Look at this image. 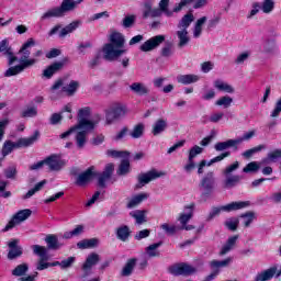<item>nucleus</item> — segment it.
<instances>
[{"instance_id": "1", "label": "nucleus", "mask_w": 281, "mask_h": 281, "mask_svg": "<svg viewBox=\"0 0 281 281\" xmlns=\"http://www.w3.org/2000/svg\"><path fill=\"white\" fill-rule=\"evenodd\" d=\"M34 45H36V42L32 37L29 38L22 45V47L18 53L20 55L19 63L21 64L16 66H11L10 68H8L4 72L5 78H11V76H19V74H23L25 69H29V67H34V65L38 63V59L30 58V55L32 54L30 52V47H34Z\"/></svg>"}, {"instance_id": "2", "label": "nucleus", "mask_w": 281, "mask_h": 281, "mask_svg": "<svg viewBox=\"0 0 281 281\" xmlns=\"http://www.w3.org/2000/svg\"><path fill=\"white\" fill-rule=\"evenodd\" d=\"M89 115H91L90 108L80 109L78 112V124L76 125L78 133L75 135V142L79 150H82L87 146L89 133L95 128V122L89 121Z\"/></svg>"}, {"instance_id": "3", "label": "nucleus", "mask_w": 281, "mask_h": 281, "mask_svg": "<svg viewBox=\"0 0 281 281\" xmlns=\"http://www.w3.org/2000/svg\"><path fill=\"white\" fill-rule=\"evenodd\" d=\"M124 35L119 32H114L110 35V43L105 44L102 48L103 58L109 63H113V60H117L122 54H126V49H122L124 47Z\"/></svg>"}, {"instance_id": "4", "label": "nucleus", "mask_w": 281, "mask_h": 281, "mask_svg": "<svg viewBox=\"0 0 281 281\" xmlns=\"http://www.w3.org/2000/svg\"><path fill=\"white\" fill-rule=\"evenodd\" d=\"M192 23H194V14L192 13L184 14L178 22L177 31L175 33L178 49H183V47H188V45H190L191 38L188 29Z\"/></svg>"}, {"instance_id": "5", "label": "nucleus", "mask_w": 281, "mask_h": 281, "mask_svg": "<svg viewBox=\"0 0 281 281\" xmlns=\"http://www.w3.org/2000/svg\"><path fill=\"white\" fill-rule=\"evenodd\" d=\"M168 5H170V0H160L158 8H153V0H145L143 3V19H159L162 14L171 18L172 10L168 9Z\"/></svg>"}, {"instance_id": "6", "label": "nucleus", "mask_w": 281, "mask_h": 281, "mask_svg": "<svg viewBox=\"0 0 281 281\" xmlns=\"http://www.w3.org/2000/svg\"><path fill=\"white\" fill-rule=\"evenodd\" d=\"M238 168H240V162L235 161L226 166L222 170V177H223L222 187L224 188V190H234V188H236L237 186H240V182L243 181V176L234 175V172H236Z\"/></svg>"}, {"instance_id": "7", "label": "nucleus", "mask_w": 281, "mask_h": 281, "mask_svg": "<svg viewBox=\"0 0 281 281\" xmlns=\"http://www.w3.org/2000/svg\"><path fill=\"white\" fill-rule=\"evenodd\" d=\"M78 5H80V2H78V0H63L59 7H55L46 11L42 15V21H45L47 19H60L65 16L67 12H74V10L78 8Z\"/></svg>"}, {"instance_id": "8", "label": "nucleus", "mask_w": 281, "mask_h": 281, "mask_svg": "<svg viewBox=\"0 0 281 281\" xmlns=\"http://www.w3.org/2000/svg\"><path fill=\"white\" fill-rule=\"evenodd\" d=\"M38 137H41V133L36 131L32 136L20 138L16 143L12 140H5L2 146V156L8 157V155L14 150V148H27L32 146L35 142H38Z\"/></svg>"}, {"instance_id": "9", "label": "nucleus", "mask_w": 281, "mask_h": 281, "mask_svg": "<svg viewBox=\"0 0 281 281\" xmlns=\"http://www.w3.org/2000/svg\"><path fill=\"white\" fill-rule=\"evenodd\" d=\"M199 188L202 192V201H207L214 194V190H216V173L214 171H207L201 179Z\"/></svg>"}, {"instance_id": "10", "label": "nucleus", "mask_w": 281, "mask_h": 281, "mask_svg": "<svg viewBox=\"0 0 281 281\" xmlns=\"http://www.w3.org/2000/svg\"><path fill=\"white\" fill-rule=\"evenodd\" d=\"M249 205H251L249 201H239L232 202L220 207L213 206L206 217V221H212L213 218H216V216H218L221 212H236L237 210H245V207H249Z\"/></svg>"}, {"instance_id": "11", "label": "nucleus", "mask_w": 281, "mask_h": 281, "mask_svg": "<svg viewBox=\"0 0 281 281\" xmlns=\"http://www.w3.org/2000/svg\"><path fill=\"white\" fill-rule=\"evenodd\" d=\"M124 115H126V105L114 103L105 112V124L111 126V124H115L117 120H122Z\"/></svg>"}, {"instance_id": "12", "label": "nucleus", "mask_w": 281, "mask_h": 281, "mask_svg": "<svg viewBox=\"0 0 281 281\" xmlns=\"http://www.w3.org/2000/svg\"><path fill=\"white\" fill-rule=\"evenodd\" d=\"M168 272L171 276H193V273H196V268L192 267L189 263L186 262H180V263H173L171 266L168 267Z\"/></svg>"}, {"instance_id": "13", "label": "nucleus", "mask_w": 281, "mask_h": 281, "mask_svg": "<svg viewBox=\"0 0 281 281\" xmlns=\"http://www.w3.org/2000/svg\"><path fill=\"white\" fill-rule=\"evenodd\" d=\"M32 216V210L24 209L19 211L13 215V217L9 221L2 232H10V229H14L16 225H21V223L27 221Z\"/></svg>"}, {"instance_id": "14", "label": "nucleus", "mask_w": 281, "mask_h": 281, "mask_svg": "<svg viewBox=\"0 0 281 281\" xmlns=\"http://www.w3.org/2000/svg\"><path fill=\"white\" fill-rule=\"evenodd\" d=\"M80 25H82V21L80 20L72 21L70 24L66 25L65 27H63V25L60 24H57L49 31L48 35L54 36V34L59 32V38H65L67 34H71L72 32H76V30L79 29Z\"/></svg>"}, {"instance_id": "15", "label": "nucleus", "mask_w": 281, "mask_h": 281, "mask_svg": "<svg viewBox=\"0 0 281 281\" xmlns=\"http://www.w3.org/2000/svg\"><path fill=\"white\" fill-rule=\"evenodd\" d=\"M159 177H164V172H159L155 169L144 172V173H139L137 176V183L135 186L136 190H142V188H144V186H148V183H150V181H155V179H159Z\"/></svg>"}, {"instance_id": "16", "label": "nucleus", "mask_w": 281, "mask_h": 281, "mask_svg": "<svg viewBox=\"0 0 281 281\" xmlns=\"http://www.w3.org/2000/svg\"><path fill=\"white\" fill-rule=\"evenodd\" d=\"M46 166L50 172H60L65 166H67V161L60 157V155L53 154L45 158Z\"/></svg>"}, {"instance_id": "17", "label": "nucleus", "mask_w": 281, "mask_h": 281, "mask_svg": "<svg viewBox=\"0 0 281 281\" xmlns=\"http://www.w3.org/2000/svg\"><path fill=\"white\" fill-rule=\"evenodd\" d=\"M98 177V172H95V167H89L86 171L80 173L76 178V186H79V188H85V186H89L91 181H93V178Z\"/></svg>"}, {"instance_id": "18", "label": "nucleus", "mask_w": 281, "mask_h": 281, "mask_svg": "<svg viewBox=\"0 0 281 281\" xmlns=\"http://www.w3.org/2000/svg\"><path fill=\"white\" fill-rule=\"evenodd\" d=\"M281 276V266L278 270V265L271 266L270 268L257 273L254 281H269L273 278H280Z\"/></svg>"}, {"instance_id": "19", "label": "nucleus", "mask_w": 281, "mask_h": 281, "mask_svg": "<svg viewBox=\"0 0 281 281\" xmlns=\"http://www.w3.org/2000/svg\"><path fill=\"white\" fill-rule=\"evenodd\" d=\"M0 54H3V56L8 58L9 67H12V65L19 60V58L14 55V50H12V46H10V42L8 40H2L0 42Z\"/></svg>"}, {"instance_id": "20", "label": "nucleus", "mask_w": 281, "mask_h": 281, "mask_svg": "<svg viewBox=\"0 0 281 281\" xmlns=\"http://www.w3.org/2000/svg\"><path fill=\"white\" fill-rule=\"evenodd\" d=\"M166 41V36L164 35H156L149 40H147L145 43H143L139 47L140 52H153V49H157L161 43Z\"/></svg>"}, {"instance_id": "21", "label": "nucleus", "mask_w": 281, "mask_h": 281, "mask_svg": "<svg viewBox=\"0 0 281 281\" xmlns=\"http://www.w3.org/2000/svg\"><path fill=\"white\" fill-rule=\"evenodd\" d=\"M114 170L115 165L108 164L102 173H97L99 188H106V181H110L111 177H113Z\"/></svg>"}, {"instance_id": "22", "label": "nucleus", "mask_w": 281, "mask_h": 281, "mask_svg": "<svg viewBox=\"0 0 281 281\" xmlns=\"http://www.w3.org/2000/svg\"><path fill=\"white\" fill-rule=\"evenodd\" d=\"M8 260H16V258H21L23 256V247L19 246V239H11L8 243Z\"/></svg>"}, {"instance_id": "23", "label": "nucleus", "mask_w": 281, "mask_h": 281, "mask_svg": "<svg viewBox=\"0 0 281 281\" xmlns=\"http://www.w3.org/2000/svg\"><path fill=\"white\" fill-rule=\"evenodd\" d=\"M100 260V255H98L97 252L88 255L85 263L82 265V271H85V274L89 276L91 273V269H93V267H95V265H98Z\"/></svg>"}, {"instance_id": "24", "label": "nucleus", "mask_w": 281, "mask_h": 281, "mask_svg": "<svg viewBox=\"0 0 281 281\" xmlns=\"http://www.w3.org/2000/svg\"><path fill=\"white\" fill-rule=\"evenodd\" d=\"M232 262H234V257H227L226 259H223V260H212L210 262V268L214 272L217 271V276H218L221 273V269H225L229 267Z\"/></svg>"}, {"instance_id": "25", "label": "nucleus", "mask_w": 281, "mask_h": 281, "mask_svg": "<svg viewBox=\"0 0 281 281\" xmlns=\"http://www.w3.org/2000/svg\"><path fill=\"white\" fill-rule=\"evenodd\" d=\"M64 67L65 61H56L43 71V77L49 79L52 78V76H54V74H58V71H60V69H63Z\"/></svg>"}, {"instance_id": "26", "label": "nucleus", "mask_w": 281, "mask_h": 281, "mask_svg": "<svg viewBox=\"0 0 281 281\" xmlns=\"http://www.w3.org/2000/svg\"><path fill=\"white\" fill-rule=\"evenodd\" d=\"M148 196H150V194L148 193H138L136 195H133L130 201L126 204V207L128 210H133L135 207H137V205H140L143 201H146V199H148Z\"/></svg>"}, {"instance_id": "27", "label": "nucleus", "mask_w": 281, "mask_h": 281, "mask_svg": "<svg viewBox=\"0 0 281 281\" xmlns=\"http://www.w3.org/2000/svg\"><path fill=\"white\" fill-rule=\"evenodd\" d=\"M168 128V121L166 119H158L151 127V133L155 137L161 135Z\"/></svg>"}, {"instance_id": "28", "label": "nucleus", "mask_w": 281, "mask_h": 281, "mask_svg": "<svg viewBox=\"0 0 281 281\" xmlns=\"http://www.w3.org/2000/svg\"><path fill=\"white\" fill-rule=\"evenodd\" d=\"M130 90L136 95H148L150 93V89L143 82H133L130 86Z\"/></svg>"}, {"instance_id": "29", "label": "nucleus", "mask_w": 281, "mask_h": 281, "mask_svg": "<svg viewBox=\"0 0 281 281\" xmlns=\"http://www.w3.org/2000/svg\"><path fill=\"white\" fill-rule=\"evenodd\" d=\"M117 240L126 243L131 238V227L127 225H121L115 229Z\"/></svg>"}, {"instance_id": "30", "label": "nucleus", "mask_w": 281, "mask_h": 281, "mask_svg": "<svg viewBox=\"0 0 281 281\" xmlns=\"http://www.w3.org/2000/svg\"><path fill=\"white\" fill-rule=\"evenodd\" d=\"M194 204H190L184 207L186 213H181L178 221L181 223L182 227L188 225V222L194 216Z\"/></svg>"}, {"instance_id": "31", "label": "nucleus", "mask_w": 281, "mask_h": 281, "mask_svg": "<svg viewBox=\"0 0 281 281\" xmlns=\"http://www.w3.org/2000/svg\"><path fill=\"white\" fill-rule=\"evenodd\" d=\"M164 245V241H158L155 244L149 245L145 248V254L148 258H159L161 254L159 252V247Z\"/></svg>"}, {"instance_id": "32", "label": "nucleus", "mask_w": 281, "mask_h": 281, "mask_svg": "<svg viewBox=\"0 0 281 281\" xmlns=\"http://www.w3.org/2000/svg\"><path fill=\"white\" fill-rule=\"evenodd\" d=\"M238 241V235H234L227 239L225 245L222 247L220 251V256H226V254H229L234 247H236V243Z\"/></svg>"}, {"instance_id": "33", "label": "nucleus", "mask_w": 281, "mask_h": 281, "mask_svg": "<svg viewBox=\"0 0 281 281\" xmlns=\"http://www.w3.org/2000/svg\"><path fill=\"white\" fill-rule=\"evenodd\" d=\"M199 80H201L199 75H180L177 77L179 85H194V82H199Z\"/></svg>"}, {"instance_id": "34", "label": "nucleus", "mask_w": 281, "mask_h": 281, "mask_svg": "<svg viewBox=\"0 0 281 281\" xmlns=\"http://www.w3.org/2000/svg\"><path fill=\"white\" fill-rule=\"evenodd\" d=\"M207 23V16H202L196 20L193 27V38H200L201 34H203V25Z\"/></svg>"}, {"instance_id": "35", "label": "nucleus", "mask_w": 281, "mask_h": 281, "mask_svg": "<svg viewBox=\"0 0 281 281\" xmlns=\"http://www.w3.org/2000/svg\"><path fill=\"white\" fill-rule=\"evenodd\" d=\"M47 184V180H42L38 183L35 184L33 189H30L23 196L22 199L25 201L27 199H32V196L35 195L36 192H41L43 188Z\"/></svg>"}, {"instance_id": "36", "label": "nucleus", "mask_w": 281, "mask_h": 281, "mask_svg": "<svg viewBox=\"0 0 281 281\" xmlns=\"http://www.w3.org/2000/svg\"><path fill=\"white\" fill-rule=\"evenodd\" d=\"M237 146L236 139H228L226 142H220L214 145V148L217 153H223V150H227V148H234Z\"/></svg>"}, {"instance_id": "37", "label": "nucleus", "mask_w": 281, "mask_h": 281, "mask_svg": "<svg viewBox=\"0 0 281 281\" xmlns=\"http://www.w3.org/2000/svg\"><path fill=\"white\" fill-rule=\"evenodd\" d=\"M214 87L215 89H217V91H224V93H234V88L232 87V85L217 79L214 81Z\"/></svg>"}, {"instance_id": "38", "label": "nucleus", "mask_w": 281, "mask_h": 281, "mask_svg": "<svg viewBox=\"0 0 281 281\" xmlns=\"http://www.w3.org/2000/svg\"><path fill=\"white\" fill-rule=\"evenodd\" d=\"M98 238L83 239L77 243L78 249H93V247H98Z\"/></svg>"}, {"instance_id": "39", "label": "nucleus", "mask_w": 281, "mask_h": 281, "mask_svg": "<svg viewBox=\"0 0 281 281\" xmlns=\"http://www.w3.org/2000/svg\"><path fill=\"white\" fill-rule=\"evenodd\" d=\"M278 159H281V149H274L268 153L267 157L261 160V164L267 166L268 164L278 161Z\"/></svg>"}, {"instance_id": "40", "label": "nucleus", "mask_w": 281, "mask_h": 281, "mask_svg": "<svg viewBox=\"0 0 281 281\" xmlns=\"http://www.w3.org/2000/svg\"><path fill=\"white\" fill-rule=\"evenodd\" d=\"M130 216L135 218L137 225H144L146 223V211L144 210H136L130 212Z\"/></svg>"}, {"instance_id": "41", "label": "nucleus", "mask_w": 281, "mask_h": 281, "mask_svg": "<svg viewBox=\"0 0 281 281\" xmlns=\"http://www.w3.org/2000/svg\"><path fill=\"white\" fill-rule=\"evenodd\" d=\"M116 172L121 177H124L125 175H128L131 172V161L128 160V157L122 159Z\"/></svg>"}, {"instance_id": "42", "label": "nucleus", "mask_w": 281, "mask_h": 281, "mask_svg": "<svg viewBox=\"0 0 281 281\" xmlns=\"http://www.w3.org/2000/svg\"><path fill=\"white\" fill-rule=\"evenodd\" d=\"M45 243L47 244L48 249L58 250L60 249V243H58V236L47 235L45 237Z\"/></svg>"}, {"instance_id": "43", "label": "nucleus", "mask_w": 281, "mask_h": 281, "mask_svg": "<svg viewBox=\"0 0 281 281\" xmlns=\"http://www.w3.org/2000/svg\"><path fill=\"white\" fill-rule=\"evenodd\" d=\"M27 271H30V266L27 263H21L18 265L13 270H12V276H14L15 278H23V276H25V273H27Z\"/></svg>"}, {"instance_id": "44", "label": "nucleus", "mask_w": 281, "mask_h": 281, "mask_svg": "<svg viewBox=\"0 0 281 281\" xmlns=\"http://www.w3.org/2000/svg\"><path fill=\"white\" fill-rule=\"evenodd\" d=\"M135 265H137V259L132 258L130 260H127L126 265L124 266L121 276L123 277H128L131 276V273H133V270L135 269Z\"/></svg>"}, {"instance_id": "45", "label": "nucleus", "mask_w": 281, "mask_h": 281, "mask_svg": "<svg viewBox=\"0 0 281 281\" xmlns=\"http://www.w3.org/2000/svg\"><path fill=\"white\" fill-rule=\"evenodd\" d=\"M239 218H243L244 221V227H250L251 223L256 221V212L254 211H248L246 213H243Z\"/></svg>"}, {"instance_id": "46", "label": "nucleus", "mask_w": 281, "mask_h": 281, "mask_svg": "<svg viewBox=\"0 0 281 281\" xmlns=\"http://www.w3.org/2000/svg\"><path fill=\"white\" fill-rule=\"evenodd\" d=\"M260 166H266L265 164H262V160L260 162L251 161L245 166L243 172H245L246 175H249V172H258V170H260Z\"/></svg>"}, {"instance_id": "47", "label": "nucleus", "mask_w": 281, "mask_h": 281, "mask_svg": "<svg viewBox=\"0 0 281 281\" xmlns=\"http://www.w3.org/2000/svg\"><path fill=\"white\" fill-rule=\"evenodd\" d=\"M278 48V45L276 44V40H267L263 43V54H276V49Z\"/></svg>"}, {"instance_id": "48", "label": "nucleus", "mask_w": 281, "mask_h": 281, "mask_svg": "<svg viewBox=\"0 0 281 281\" xmlns=\"http://www.w3.org/2000/svg\"><path fill=\"white\" fill-rule=\"evenodd\" d=\"M32 250H33V254L35 256H38L40 259H47L49 258L47 256V248L45 246H41V245H33L32 246Z\"/></svg>"}, {"instance_id": "49", "label": "nucleus", "mask_w": 281, "mask_h": 281, "mask_svg": "<svg viewBox=\"0 0 281 281\" xmlns=\"http://www.w3.org/2000/svg\"><path fill=\"white\" fill-rule=\"evenodd\" d=\"M144 124L143 123H138L137 125L134 126V128L130 132V136L133 139H139V137H143L144 135Z\"/></svg>"}, {"instance_id": "50", "label": "nucleus", "mask_w": 281, "mask_h": 281, "mask_svg": "<svg viewBox=\"0 0 281 281\" xmlns=\"http://www.w3.org/2000/svg\"><path fill=\"white\" fill-rule=\"evenodd\" d=\"M234 102V99L229 95L221 97L216 102V106H223L224 109H229L232 106V103Z\"/></svg>"}, {"instance_id": "51", "label": "nucleus", "mask_w": 281, "mask_h": 281, "mask_svg": "<svg viewBox=\"0 0 281 281\" xmlns=\"http://www.w3.org/2000/svg\"><path fill=\"white\" fill-rule=\"evenodd\" d=\"M265 148H267V146H265V145H258L257 147L247 149L246 151H244V153L241 154V156H243L245 159H250V157H254V155H256V153H260L261 150H265Z\"/></svg>"}, {"instance_id": "52", "label": "nucleus", "mask_w": 281, "mask_h": 281, "mask_svg": "<svg viewBox=\"0 0 281 281\" xmlns=\"http://www.w3.org/2000/svg\"><path fill=\"white\" fill-rule=\"evenodd\" d=\"M173 55H175V46L170 43L165 45L160 50V56H162V58H170Z\"/></svg>"}, {"instance_id": "53", "label": "nucleus", "mask_w": 281, "mask_h": 281, "mask_svg": "<svg viewBox=\"0 0 281 281\" xmlns=\"http://www.w3.org/2000/svg\"><path fill=\"white\" fill-rule=\"evenodd\" d=\"M80 87V83L78 81H70L68 86H65L63 88V91H65V93H68V95H74V93H76V91H78V88Z\"/></svg>"}, {"instance_id": "54", "label": "nucleus", "mask_w": 281, "mask_h": 281, "mask_svg": "<svg viewBox=\"0 0 281 281\" xmlns=\"http://www.w3.org/2000/svg\"><path fill=\"white\" fill-rule=\"evenodd\" d=\"M108 157H113L114 159H124L125 157H130L131 153L128 151H119L114 149H109L106 151Z\"/></svg>"}, {"instance_id": "55", "label": "nucleus", "mask_w": 281, "mask_h": 281, "mask_svg": "<svg viewBox=\"0 0 281 281\" xmlns=\"http://www.w3.org/2000/svg\"><path fill=\"white\" fill-rule=\"evenodd\" d=\"M190 3H194V0H181L179 3H176L173 7L172 16H175V13L181 12L187 5H190Z\"/></svg>"}, {"instance_id": "56", "label": "nucleus", "mask_w": 281, "mask_h": 281, "mask_svg": "<svg viewBox=\"0 0 281 281\" xmlns=\"http://www.w3.org/2000/svg\"><path fill=\"white\" fill-rule=\"evenodd\" d=\"M160 229L165 232V234H168V236H173V234H177V226L169 223H164L160 225Z\"/></svg>"}, {"instance_id": "57", "label": "nucleus", "mask_w": 281, "mask_h": 281, "mask_svg": "<svg viewBox=\"0 0 281 281\" xmlns=\"http://www.w3.org/2000/svg\"><path fill=\"white\" fill-rule=\"evenodd\" d=\"M274 2L273 0H265L261 5V10L265 14L273 12Z\"/></svg>"}, {"instance_id": "58", "label": "nucleus", "mask_w": 281, "mask_h": 281, "mask_svg": "<svg viewBox=\"0 0 281 281\" xmlns=\"http://www.w3.org/2000/svg\"><path fill=\"white\" fill-rule=\"evenodd\" d=\"M136 19H137L136 15H126L122 21L123 27L125 29L133 27V25H135Z\"/></svg>"}, {"instance_id": "59", "label": "nucleus", "mask_w": 281, "mask_h": 281, "mask_svg": "<svg viewBox=\"0 0 281 281\" xmlns=\"http://www.w3.org/2000/svg\"><path fill=\"white\" fill-rule=\"evenodd\" d=\"M238 223H240V221H238V218L233 217L229 218L225 222V225L227 227V229H229L231 232H236V229H238Z\"/></svg>"}, {"instance_id": "60", "label": "nucleus", "mask_w": 281, "mask_h": 281, "mask_svg": "<svg viewBox=\"0 0 281 281\" xmlns=\"http://www.w3.org/2000/svg\"><path fill=\"white\" fill-rule=\"evenodd\" d=\"M128 135V128L124 126L120 132L116 133V135L113 136L114 142H122L124 137Z\"/></svg>"}, {"instance_id": "61", "label": "nucleus", "mask_w": 281, "mask_h": 281, "mask_svg": "<svg viewBox=\"0 0 281 281\" xmlns=\"http://www.w3.org/2000/svg\"><path fill=\"white\" fill-rule=\"evenodd\" d=\"M201 153H203V148L202 147H199V145L193 146L189 150V159L194 160L196 155H201Z\"/></svg>"}, {"instance_id": "62", "label": "nucleus", "mask_w": 281, "mask_h": 281, "mask_svg": "<svg viewBox=\"0 0 281 281\" xmlns=\"http://www.w3.org/2000/svg\"><path fill=\"white\" fill-rule=\"evenodd\" d=\"M281 113V99L277 100L274 103V108L270 113V117H280Z\"/></svg>"}, {"instance_id": "63", "label": "nucleus", "mask_w": 281, "mask_h": 281, "mask_svg": "<svg viewBox=\"0 0 281 281\" xmlns=\"http://www.w3.org/2000/svg\"><path fill=\"white\" fill-rule=\"evenodd\" d=\"M16 167H9L4 170V177H7V179H16Z\"/></svg>"}, {"instance_id": "64", "label": "nucleus", "mask_w": 281, "mask_h": 281, "mask_svg": "<svg viewBox=\"0 0 281 281\" xmlns=\"http://www.w3.org/2000/svg\"><path fill=\"white\" fill-rule=\"evenodd\" d=\"M269 200L272 202V203H276V204H280L281 203V189L278 190L277 192H273Z\"/></svg>"}]
</instances>
